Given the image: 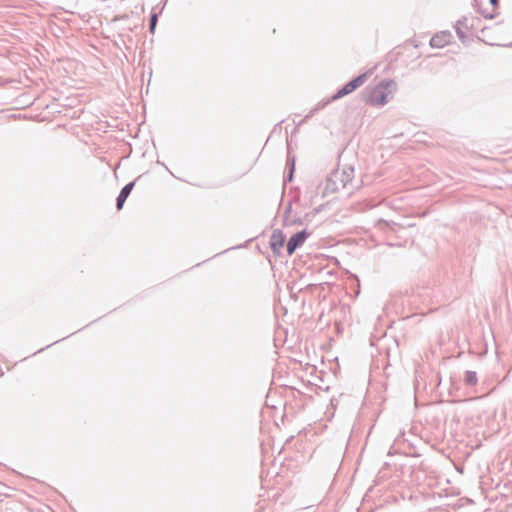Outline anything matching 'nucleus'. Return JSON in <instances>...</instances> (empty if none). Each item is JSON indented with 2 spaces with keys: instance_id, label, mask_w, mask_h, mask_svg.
<instances>
[{
  "instance_id": "nucleus-1",
  "label": "nucleus",
  "mask_w": 512,
  "mask_h": 512,
  "mask_svg": "<svg viewBox=\"0 0 512 512\" xmlns=\"http://www.w3.org/2000/svg\"><path fill=\"white\" fill-rule=\"evenodd\" d=\"M395 90L396 83L393 80H384L375 87L366 89L363 100L373 106H383L389 102Z\"/></svg>"
},
{
  "instance_id": "nucleus-2",
  "label": "nucleus",
  "mask_w": 512,
  "mask_h": 512,
  "mask_svg": "<svg viewBox=\"0 0 512 512\" xmlns=\"http://www.w3.org/2000/svg\"><path fill=\"white\" fill-rule=\"evenodd\" d=\"M354 178V168L352 166H345L342 169L334 170L327 178L325 190L327 192H338L341 189H346Z\"/></svg>"
},
{
  "instance_id": "nucleus-3",
  "label": "nucleus",
  "mask_w": 512,
  "mask_h": 512,
  "mask_svg": "<svg viewBox=\"0 0 512 512\" xmlns=\"http://www.w3.org/2000/svg\"><path fill=\"white\" fill-rule=\"evenodd\" d=\"M310 233L306 229L292 235L287 242L286 250L288 255H292L307 239Z\"/></svg>"
},
{
  "instance_id": "nucleus-4",
  "label": "nucleus",
  "mask_w": 512,
  "mask_h": 512,
  "mask_svg": "<svg viewBox=\"0 0 512 512\" xmlns=\"http://www.w3.org/2000/svg\"><path fill=\"white\" fill-rule=\"evenodd\" d=\"M285 243V235L279 229H276L272 232L270 237V248L275 254H280L281 249L284 247Z\"/></svg>"
},
{
  "instance_id": "nucleus-5",
  "label": "nucleus",
  "mask_w": 512,
  "mask_h": 512,
  "mask_svg": "<svg viewBox=\"0 0 512 512\" xmlns=\"http://www.w3.org/2000/svg\"><path fill=\"white\" fill-rule=\"evenodd\" d=\"M139 176L136 180L127 183L120 191L119 195L116 198V208L117 210H121L124 206L125 201L129 197L131 191L133 190L136 181L140 178Z\"/></svg>"
},
{
  "instance_id": "nucleus-6",
  "label": "nucleus",
  "mask_w": 512,
  "mask_h": 512,
  "mask_svg": "<svg viewBox=\"0 0 512 512\" xmlns=\"http://www.w3.org/2000/svg\"><path fill=\"white\" fill-rule=\"evenodd\" d=\"M348 94H350L348 89L345 86H343L327 102L318 103L316 105V107L310 111V113L306 116V118L311 117L316 111L324 108L328 103L336 101V100H338L340 98H343L344 96H346Z\"/></svg>"
},
{
  "instance_id": "nucleus-7",
  "label": "nucleus",
  "mask_w": 512,
  "mask_h": 512,
  "mask_svg": "<svg viewBox=\"0 0 512 512\" xmlns=\"http://www.w3.org/2000/svg\"><path fill=\"white\" fill-rule=\"evenodd\" d=\"M348 94H350L348 89L345 86H343L327 102L318 103L316 105V107L310 111V113L306 116V118L311 117L316 111L324 108L328 103L336 101V100H338L340 98H343L344 96H346Z\"/></svg>"
},
{
  "instance_id": "nucleus-8",
  "label": "nucleus",
  "mask_w": 512,
  "mask_h": 512,
  "mask_svg": "<svg viewBox=\"0 0 512 512\" xmlns=\"http://www.w3.org/2000/svg\"><path fill=\"white\" fill-rule=\"evenodd\" d=\"M368 79V73H362L346 83L344 86L348 89L349 93L354 92L360 86H362Z\"/></svg>"
},
{
  "instance_id": "nucleus-9",
  "label": "nucleus",
  "mask_w": 512,
  "mask_h": 512,
  "mask_svg": "<svg viewBox=\"0 0 512 512\" xmlns=\"http://www.w3.org/2000/svg\"><path fill=\"white\" fill-rule=\"evenodd\" d=\"M450 34L443 32L441 34L434 35L430 40L431 47L441 48L449 43Z\"/></svg>"
},
{
  "instance_id": "nucleus-10",
  "label": "nucleus",
  "mask_w": 512,
  "mask_h": 512,
  "mask_svg": "<svg viewBox=\"0 0 512 512\" xmlns=\"http://www.w3.org/2000/svg\"><path fill=\"white\" fill-rule=\"evenodd\" d=\"M467 20L468 18L464 16L461 19H459L454 26L456 34L462 42H465L467 40V36L463 31V26H465Z\"/></svg>"
},
{
  "instance_id": "nucleus-11",
  "label": "nucleus",
  "mask_w": 512,
  "mask_h": 512,
  "mask_svg": "<svg viewBox=\"0 0 512 512\" xmlns=\"http://www.w3.org/2000/svg\"><path fill=\"white\" fill-rule=\"evenodd\" d=\"M464 382L468 386H474L478 382L477 373L475 371L467 370L465 372Z\"/></svg>"
},
{
  "instance_id": "nucleus-12",
  "label": "nucleus",
  "mask_w": 512,
  "mask_h": 512,
  "mask_svg": "<svg viewBox=\"0 0 512 512\" xmlns=\"http://www.w3.org/2000/svg\"><path fill=\"white\" fill-rule=\"evenodd\" d=\"M158 21V14L152 13L149 19V31L154 33Z\"/></svg>"
},
{
  "instance_id": "nucleus-13",
  "label": "nucleus",
  "mask_w": 512,
  "mask_h": 512,
  "mask_svg": "<svg viewBox=\"0 0 512 512\" xmlns=\"http://www.w3.org/2000/svg\"><path fill=\"white\" fill-rule=\"evenodd\" d=\"M293 174H294V170H293V167H292V168H290V169L288 170V173L284 176V181H285V182H287V181H288V182L292 181V179H293Z\"/></svg>"
},
{
  "instance_id": "nucleus-14",
  "label": "nucleus",
  "mask_w": 512,
  "mask_h": 512,
  "mask_svg": "<svg viewBox=\"0 0 512 512\" xmlns=\"http://www.w3.org/2000/svg\"><path fill=\"white\" fill-rule=\"evenodd\" d=\"M286 166L288 170L293 167V170H295V158L294 157H288Z\"/></svg>"
},
{
  "instance_id": "nucleus-15",
  "label": "nucleus",
  "mask_w": 512,
  "mask_h": 512,
  "mask_svg": "<svg viewBox=\"0 0 512 512\" xmlns=\"http://www.w3.org/2000/svg\"><path fill=\"white\" fill-rule=\"evenodd\" d=\"M481 14L483 15V17H485L487 19H493L495 17V14H493V13H486L485 11H481Z\"/></svg>"
},
{
  "instance_id": "nucleus-16",
  "label": "nucleus",
  "mask_w": 512,
  "mask_h": 512,
  "mask_svg": "<svg viewBox=\"0 0 512 512\" xmlns=\"http://www.w3.org/2000/svg\"><path fill=\"white\" fill-rule=\"evenodd\" d=\"M489 2L494 8H496L499 4V0H489Z\"/></svg>"
}]
</instances>
